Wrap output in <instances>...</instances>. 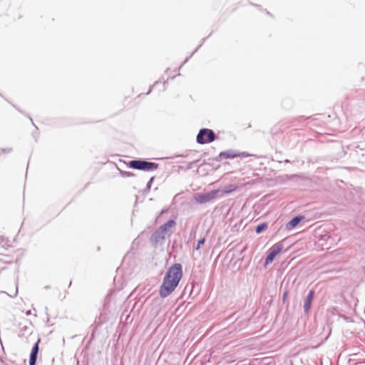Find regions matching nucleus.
Returning <instances> with one entry per match:
<instances>
[{"label": "nucleus", "instance_id": "nucleus-12", "mask_svg": "<svg viewBox=\"0 0 365 365\" xmlns=\"http://www.w3.org/2000/svg\"><path fill=\"white\" fill-rule=\"evenodd\" d=\"M267 227V224L265 222L261 223L256 227L255 232L257 234L261 233Z\"/></svg>", "mask_w": 365, "mask_h": 365}, {"label": "nucleus", "instance_id": "nucleus-10", "mask_svg": "<svg viewBox=\"0 0 365 365\" xmlns=\"http://www.w3.org/2000/svg\"><path fill=\"white\" fill-rule=\"evenodd\" d=\"M176 225V222L174 220H170L167 222L160 225L159 228L165 231V235L168 234L169 235L171 234L170 229L175 227Z\"/></svg>", "mask_w": 365, "mask_h": 365}, {"label": "nucleus", "instance_id": "nucleus-11", "mask_svg": "<svg viewBox=\"0 0 365 365\" xmlns=\"http://www.w3.org/2000/svg\"><path fill=\"white\" fill-rule=\"evenodd\" d=\"M303 219V216H295L287 223L286 228L289 230L294 229Z\"/></svg>", "mask_w": 365, "mask_h": 365}, {"label": "nucleus", "instance_id": "nucleus-1", "mask_svg": "<svg viewBox=\"0 0 365 365\" xmlns=\"http://www.w3.org/2000/svg\"><path fill=\"white\" fill-rule=\"evenodd\" d=\"M182 274V267L179 263L174 264L168 269L159 289V294L162 298L167 297L175 290Z\"/></svg>", "mask_w": 365, "mask_h": 365}, {"label": "nucleus", "instance_id": "nucleus-18", "mask_svg": "<svg viewBox=\"0 0 365 365\" xmlns=\"http://www.w3.org/2000/svg\"><path fill=\"white\" fill-rule=\"evenodd\" d=\"M98 324H96V325L95 326V328L93 329V332H92L91 336V339H93V337H94L95 330H96V329L97 328V327H98Z\"/></svg>", "mask_w": 365, "mask_h": 365}, {"label": "nucleus", "instance_id": "nucleus-4", "mask_svg": "<svg viewBox=\"0 0 365 365\" xmlns=\"http://www.w3.org/2000/svg\"><path fill=\"white\" fill-rule=\"evenodd\" d=\"M217 191H211L206 193H196L194 195V200L199 204H205L216 197Z\"/></svg>", "mask_w": 365, "mask_h": 365}, {"label": "nucleus", "instance_id": "nucleus-9", "mask_svg": "<svg viewBox=\"0 0 365 365\" xmlns=\"http://www.w3.org/2000/svg\"><path fill=\"white\" fill-rule=\"evenodd\" d=\"M39 351L38 341L35 343L32 347L30 357H29V365H36L37 356Z\"/></svg>", "mask_w": 365, "mask_h": 365}, {"label": "nucleus", "instance_id": "nucleus-21", "mask_svg": "<svg viewBox=\"0 0 365 365\" xmlns=\"http://www.w3.org/2000/svg\"><path fill=\"white\" fill-rule=\"evenodd\" d=\"M286 297H287V294H286V293H284V295H283V298H284V299H285V298H286Z\"/></svg>", "mask_w": 365, "mask_h": 365}, {"label": "nucleus", "instance_id": "nucleus-16", "mask_svg": "<svg viewBox=\"0 0 365 365\" xmlns=\"http://www.w3.org/2000/svg\"><path fill=\"white\" fill-rule=\"evenodd\" d=\"M197 49H198V48H196V49H195V51L191 53V55H190L189 57H187V58H185V61H183V63L181 64L180 67H182V66H183V65H184V64H185V63L188 61L189 58H190V57L193 55V53H194L195 52H196V51H197Z\"/></svg>", "mask_w": 365, "mask_h": 365}, {"label": "nucleus", "instance_id": "nucleus-13", "mask_svg": "<svg viewBox=\"0 0 365 365\" xmlns=\"http://www.w3.org/2000/svg\"><path fill=\"white\" fill-rule=\"evenodd\" d=\"M205 242V239L204 237L200 239L197 242V244L196 247H195V250H199L200 248V246L202 245Z\"/></svg>", "mask_w": 365, "mask_h": 365}, {"label": "nucleus", "instance_id": "nucleus-6", "mask_svg": "<svg viewBox=\"0 0 365 365\" xmlns=\"http://www.w3.org/2000/svg\"><path fill=\"white\" fill-rule=\"evenodd\" d=\"M165 231L161 230L159 227L152 234L150 237V242L155 247L161 245L164 242L165 239Z\"/></svg>", "mask_w": 365, "mask_h": 365}, {"label": "nucleus", "instance_id": "nucleus-7", "mask_svg": "<svg viewBox=\"0 0 365 365\" xmlns=\"http://www.w3.org/2000/svg\"><path fill=\"white\" fill-rule=\"evenodd\" d=\"M240 155H241L240 153H239L236 150L230 149V150H227L225 151L220 152V154L218 155V156L216 158V160L219 161L222 159H232V158L239 157Z\"/></svg>", "mask_w": 365, "mask_h": 365}, {"label": "nucleus", "instance_id": "nucleus-2", "mask_svg": "<svg viewBox=\"0 0 365 365\" xmlns=\"http://www.w3.org/2000/svg\"><path fill=\"white\" fill-rule=\"evenodd\" d=\"M128 165L135 170L143 171H153L158 168V164L155 163L148 162L144 160H130Z\"/></svg>", "mask_w": 365, "mask_h": 365}, {"label": "nucleus", "instance_id": "nucleus-17", "mask_svg": "<svg viewBox=\"0 0 365 365\" xmlns=\"http://www.w3.org/2000/svg\"><path fill=\"white\" fill-rule=\"evenodd\" d=\"M195 233H196V230L195 229H192L190 234V238L192 239V237H195Z\"/></svg>", "mask_w": 365, "mask_h": 365}, {"label": "nucleus", "instance_id": "nucleus-20", "mask_svg": "<svg viewBox=\"0 0 365 365\" xmlns=\"http://www.w3.org/2000/svg\"><path fill=\"white\" fill-rule=\"evenodd\" d=\"M11 148L2 149L1 151L3 153H10L11 151Z\"/></svg>", "mask_w": 365, "mask_h": 365}, {"label": "nucleus", "instance_id": "nucleus-14", "mask_svg": "<svg viewBox=\"0 0 365 365\" xmlns=\"http://www.w3.org/2000/svg\"><path fill=\"white\" fill-rule=\"evenodd\" d=\"M120 175L122 177H131V176H134L133 173H132L130 172H128V171L120 170Z\"/></svg>", "mask_w": 365, "mask_h": 365}, {"label": "nucleus", "instance_id": "nucleus-19", "mask_svg": "<svg viewBox=\"0 0 365 365\" xmlns=\"http://www.w3.org/2000/svg\"><path fill=\"white\" fill-rule=\"evenodd\" d=\"M158 83V81H156V82L154 83V85H153L151 88H150V89H149L148 92L146 93V95H148V94L151 92L153 87H154L155 86H156Z\"/></svg>", "mask_w": 365, "mask_h": 365}, {"label": "nucleus", "instance_id": "nucleus-15", "mask_svg": "<svg viewBox=\"0 0 365 365\" xmlns=\"http://www.w3.org/2000/svg\"><path fill=\"white\" fill-rule=\"evenodd\" d=\"M154 178H155L154 177H152V178H150V179L148 180V182L147 185H146V189H147V190H149L150 189V187H151V185H152L153 182V180H154Z\"/></svg>", "mask_w": 365, "mask_h": 365}, {"label": "nucleus", "instance_id": "nucleus-22", "mask_svg": "<svg viewBox=\"0 0 365 365\" xmlns=\"http://www.w3.org/2000/svg\"><path fill=\"white\" fill-rule=\"evenodd\" d=\"M30 314H31V311H28V312H26V314H27V315H29Z\"/></svg>", "mask_w": 365, "mask_h": 365}, {"label": "nucleus", "instance_id": "nucleus-8", "mask_svg": "<svg viewBox=\"0 0 365 365\" xmlns=\"http://www.w3.org/2000/svg\"><path fill=\"white\" fill-rule=\"evenodd\" d=\"M314 296V291L311 289L309 291L303 304L304 311L308 313L311 308L312 302Z\"/></svg>", "mask_w": 365, "mask_h": 365}, {"label": "nucleus", "instance_id": "nucleus-5", "mask_svg": "<svg viewBox=\"0 0 365 365\" xmlns=\"http://www.w3.org/2000/svg\"><path fill=\"white\" fill-rule=\"evenodd\" d=\"M283 245L281 242L274 244L269 250V253L266 257L265 263L268 264L271 263L274 257L282 251Z\"/></svg>", "mask_w": 365, "mask_h": 365}, {"label": "nucleus", "instance_id": "nucleus-3", "mask_svg": "<svg viewBox=\"0 0 365 365\" xmlns=\"http://www.w3.org/2000/svg\"><path fill=\"white\" fill-rule=\"evenodd\" d=\"M215 139L216 135L215 132L209 128L200 129L196 137L197 143L200 145L210 143Z\"/></svg>", "mask_w": 365, "mask_h": 365}]
</instances>
